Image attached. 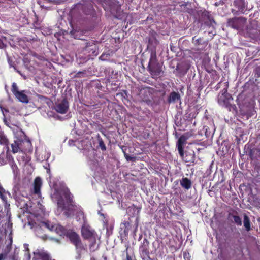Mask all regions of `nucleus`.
Instances as JSON below:
<instances>
[{
  "instance_id": "f257e3e1",
  "label": "nucleus",
  "mask_w": 260,
  "mask_h": 260,
  "mask_svg": "<svg viewBox=\"0 0 260 260\" xmlns=\"http://www.w3.org/2000/svg\"><path fill=\"white\" fill-rule=\"evenodd\" d=\"M52 199L57 201V206L61 210H64V214L67 217H69L74 214L76 206L74 204L72 197L73 196H51Z\"/></svg>"
},
{
  "instance_id": "f03ea898",
  "label": "nucleus",
  "mask_w": 260,
  "mask_h": 260,
  "mask_svg": "<svg viewBox=\"0 0 260 260\" xmlns=\"http://www.w3.org/2000/svg\"><path fill=\"white\" fill-rule=\"evenodd\" d=\"M98 55L96 46L93 43L87 44L83 49L82 53L79 54L77 57L80 60V62L87 61L90 58Z\"/></svg>"
},
{
  "instance_id": "7ed1b4c3",
  "label": "nucleus",
  "mask_w": 260,
  "mask_h": 260,
  "mask_svg": "<svg viewBox=\"0 0 260 260\" xmlns=\"http://www.w3.org/2000/svg\"><path fill=\"white\" fill-rule=\"evenodd\" d=\"M70 241L75 247L76 253L77 254V255L76 257V259L79 260L80 259L83 251H86V245H84L79 235L77 233L72 236Z\"/></svg>"
},
{
  "instance_id": "20e7f679",
  "label": "nucleus",
  "mask_w": 260,
  "mask_h": 260,
  "mask_svg": "<svg viewBox=\"0 0 260 260\" xmlns=\"http://www.w3.org/2000/svg\"><path fill=\"white\" fill-rule=\"evenodd\" d=\"M81 233L82 237L85 240H89L93 239L95 240L96 232L89 225L84 223L81 229Z\"/></svg>"
},
{
  "instance_id": "39448f33",
  "label": "nucleus",
  "mask_w": 260,
  "mask_h": 260,
  "mask_svg": "<svg viewBox=\"0 0 260 260\" xmlns=\"http://www.w3.org/2000/svg\"><path fill=\"white\" fill-rule=\"evenodd\" d=\"M139 252L143 260H153L150 257L149 252V242L144 238L139 247Z\"/></svg>"
},
{
  "instance_id": "423d86ee",
  "label": "nucleus",
  "mask_w": 260,
  "mask_h": 260,
  "mask_svg": "<svg viewBox=\"0 0 260 260\" xmlns=\"http://www.w3.org/2000/svg\"><path fill=\"white\" fill-rule=\"evenodd\" d=\"M246 22V19L244 18H234L229 20L228 24L234 29H241L244 26Z\"/></svg>"
},
{
  "instance_id": "0eeeda50",
  "label": "nucleus",
  "mask_w": 260,
  "mask_h": 260,
  "mask_svg": "<svg viewBox=\"0 0 260 260\" xmlns=\"http://www.w3.org/2000/svg\"><path fill=\"white\" fill-rule=\"evenodd\" d=\"M55 232L60 236H66L69 239L71 238L76 232L72 229H67L60 224H57L55 226L54 229Z\"/></svg>"
},
{
  "instance_id": "6e6552de",
  "label": "nucleus",
  "mask_w": 260,
  "mask_h": 260,
  "mask_svg": "<svg viewBox=\"0 0 260 260\" xmlns=\"http://www.w3.org/2000/svg\"><path fill=\"white\" fill-rule=\"evenodd\" d=\"M38 159L40 161L47 160L50 156L51 153L45 147H42L36 151Z\"/></svg>"
},
{
  "instance_id": "1a4fd4ad",
  "label": "nucleus",
  "mask_w": 260,
  "mask_h": 260,
  "mask_svg": "<svg viewBox=\"0 0 260 260\" xmlns=\"http://www.w3.org/2000/svg\"><path fill=\"white\" fill-rule=\"evenodd\" d=\"M55 110L58 113L64 114L69 109V104L66 100H63L61 102L56 104L54 107Z\"/></svg>"
},
{
  "instance_id": "9d476101",
  "label": "nucleus",
  "mask_w": 260,
  "mask_h": 260,
  "mask_svg": "<svg viewBox=\"0 0 260 260\" xmlns=\"http://www.w3.org/2000/svg\"><path fill=\"white\" fill-rule=\"evenodd\" d=\"M228 218L238 226L242 225V219L236 210H232L228 213Z\"/></svg>"
},
{
  "instance_id": "9b49d317",
  "label": "nucleus",
  "mask_w": 260,
  "mask_h": 260,
  "mask_svg": "<svg viewBox=\"0 0 260 260\" xmlns=\"http://www.w3.org/2000/svg\"><path fill=\"white\" fill-rule=\"evenodd\" d=\"M187 138L184 136H181L178 139L177 142V147L179 153L182 157H184L183 146L185 144Z\"/></svg>"
},
{
  "instance_id": "f8f14e48",
  "label": "nucleus",
  "mask_w": 260,
  "mask_h": 260,
  "mask_svg": "<svg viewBox=\"0 0 260 260\" xmlns=\"http://www.w3.org/2000/svg\"><path fill=\"white\" fill-rule=\"evenodd\" d=\"M42 185V181L41 178L39 177H37L34 182L33 193L38 195L40 194Z\"/></svg>"
},
{
  "instance_id": "ddd939ff",
  "label": "nucleus",
  "mask_w": 260,
  "mask_h": 260,
  "mask_svg": "<svg viewBox=\"0 0 260 260\" xmlns=\"http://www.w3.org/2000/svg\"><path fill=\"white\" fill-rule=\"evenodd\" d=\"M156 63V53L155 50H152L151 52V56L149 62V68L150 71L153 73L155 72L154 67Z\"/></svg>"
},
{
  "instance_id": "4468645a",
  "label": "nucleus",
  "mask_w": 260,
  "mask_h": 260,
  "mask_svg": "<svg viewBox=\"0 0 260 260\" xmlns=\"http://www.w3.org/2000/svg\"><path fill=\"white\" fill-rule=\"evenodd\" d=\"M226 82L225 83L226 88H224L222 90V93H220L218 95V103L220 104L226 103L227 100L229 99L230 97V95L227 92L228 85L226 84Z\"/></svg>"
},
{
  "instance_id": "2eb2a0df",
  "label": "nucleus",
  "mask_w": 260,
  "mask_h": 260,
  "mask_svg": "<svg viewBox=\"0 0 260 260\" xmlns=\"http://www.w3.org/2000/svg\"><path fill=\"white\" fill-rule=\"evenodd\" d=\"M15 96L19 101L22 103L27 104L29 102V98L25 90L20 91V92L17 93Z\"/></svg>"
},
{
  "instance_id": "dca6fc26",
  "label": "nucleus",
  "mask_w": 260,
  "mask_h": 260,
  "mask_svg": "<svg viewBox=\"0 0 260 260\" xmlns=\"http://www.w3.org/2000/svg\"><path fill=\"white\" fill-rule=\"evenodd\" d=\"M181 186L185 189H189L191 186V182L187 178H183L180 181Z\"/></svg>"
},
{
  "instance_id": "f3484780",
  "label": "nucleus",
  "mask_w": 260,
  "mask_h": 260,
  "mask_svg": "<svg viewBox=\"0 0 260 260\" xmlns=\"http://www.w3.org/2000/svg\"><path fill=\"white\" fill-rule=\"evenodd\" d=\"M141 209V207H136L133 205L131 207H128L127 210L128 213L132 212V216H137V217H138L139 216Z\"/></svg>"
},
{
  "instance_id": "a211bd4d",
  "label": "nucleus",
  "mask_w": 260,
  "mask_h": 260,
  "mask_svg": "<svg viewBox=\"0 0 260 260\" xmlns=\"http://www.w3.org/2000/svg\"><path fill=\"white\" fill-rule=\"evenodd\" d=\"M119 9H120L119 3L116 0H112L109 7V10L111 13L114 14L115 12L118 11Z\"/></svg>"
},
{
  "instance_id": "6ab92c4d",
  "label": "nucleus",
  "mask_w": 260,
  "mask_h": 260,
  "mask_svg": "<svg viewBox=\"0 0 260 260\" xmlns=\"http://www.w3.org/2000/svg\"><path fill=\"white\" fill-rule=\"evenodd\" d=\"M59 195H69L70 194L69 188L65 184H61L59 189L57 191Z\"/></svg>"
},
{
  "instance_id": "aec40b11",
  "label": "nucleus",
  "mask_w": 260,
  "mask_h": 260,
  "mask_svg": "<svg viewBox=\"0 0 260 260\" xmlns=\"http://www.w3.org/2000/svg\"><path fill=\"white\" fill-rule=\"evenodd\" d=\"M131 227V223L129 221H124L120 224V228L123 230V233L125 235L128 234Z\"/></svg>"
},
{
  "instance_id": "412c9836",
  "label": "nucleus",
  "mask_w": 260,
  "mask_h": 260,
  "mask_svg": "<svg viewBox=\"0 0 260 260\" xmlns=\"http://www.w3.org/2000/svg\"><path fill=\"white\" fill-rule=\"evenodd\" d=\"M233 3L239 11L241 12L243 11L245 7L243 0H233Z\"/></svg>"
},
{
  "instance_id": "4be33fe9",
  "label": "nucleus",
  "mask_w": 260,
  "mask_h": 260,
  "mask_svg": "<svg viewBox=\"0 0 260 260\" xmlns=\"http://www.w3.org/2000/svg\"><path fill=\"white\" fill-rule=\"evenodd\" d=\"M243 224L245 230L249 232L251 230L250 221L248 216L246 214L244 215Z\"/></svg>"
},
{
  "instance_id": "5701e85b",
  "label": "nucleus",
  "mask_w": 260,
  "mask_h": 260,
  "mask_svg": "<svg viewBox=\"0 0 260 260\" xmlns=\"http://www.w3.org/2000/svg\"><path fill=\"white\" fill-rule=\"evenodd\" d=\"M180 100V95L178 93L173 92L171 93L169 98L168 99V102L169 103H174Z\"/></svg>"
},
{
  "instance_id": "b1692460",
  "label": "nucleus",
  "mask_w": 260,
  "mask_h": 260,
  "mask_svg": "<svg viewBox=\"0 0 260 260\" xmlns=\"http://www.w3.org/2000/svg\"><path fill=\"white\" fill-rule=\"evenodd\" d=\"M39 225L40 227L46 228L50 231H53L55 228V226L48 220L41 222Z\"/></svg>"
},
{
  "instance_id": "393cba45",
  "label": "nucleus",
  "mask_w": 260,
  "mask_h": 260,
  "mask_svg": "<svg viewBox=\"0 0 260 260\" xmlns=\"http://www.w3.org/2000/svg\"><path fill=\"white\" fill-rule=\"evenodd\" d=\"M11 147L13 153H17L21 149L20 144L19 142L17 141H15L12 143L11 144Z\"/></svg>"
},
{
  "instance_id": "a878e982",
  "label": "nucleus",
  "mask_w": 260,
  "mask_h": 260,
  "mask_svg": "<svg viewBox=\"0 0 260 260\" xmlns=\"http://www.w3.org/2000/svg\"><path fill=\"white\" fill-rule=\"evenodd\" d=\"M13 193L15 194L21 193L23 192V187L19 184L14 185L13 189Z\"/></svg>"
},
{
  "instance_id": "bb28decb",
  "label": "nucleus",
  "mask_w": 260,
  "mask_h": 260,
  "mask_svg": "<svg viewBox=\"0 0 260 260\" xmlns=\"http://www.w3.org/2000/svg\"><path fill=\"white\" fill-rule=\"evenodd\" d=\"M12 92L14 94V95H16L17 93L20 92V91H19L18 90V88L17 87L16 83L15 82L13 83L12 84Z\"/></svg>"
},
{
  "instance_id": "cd10ccee",
  "label": "nucleus",
  "mask_w": 260,
  "mask_h": 260,
  "mask_svg": "<svg viewBox=\"0 0 260 260\" xmlns=\"http://www.w3.org/2000/svg\"><path fill=\"white\" fill-rule=\"evenodd\" d=\"M110 56V54L108 53H103L99 57V59L103 61L107 60Z\"/></svg>"
},
{
  "instance_id": "c85d7f7f",
  "label": "nucleus",
  "mask_w": 260,
  "mask_h": 260,
  "mask_svg": "<svg viewBox=\"0 0 260 260\" xmlns=\"http://www.w3.org/2000/svg\"><path fill=\"white\" fill-rule=\"evenodd\" d=\"M124 156L126 160L128 161H135L136 160V157L135 156H130L126 153L124 154Z\"/></svg>"
},
{
  "instance_id": "c756f323",
  "label": "nucleus",
  "mask_w": 260,
  "mask_h": 260,
  "mask_svg": "<svg viewBox=\"0 0 260 260\" xmlns=\"http://www.w3.org/2000/svg\"><path fill=\"white\" fill-rule=\"evenodd\" d=\"M4 156V154L3 152H2L0 154V164L1 165H4L6 163V161H5Z\"/></svg>"
},
{
  "instance_id": "7c9ffc66",
  "label": "nucleus",
  "mask_w": 260,
  "mask_h": 260,
  "mask_svg": "<svg viewBox=\"0 0 260 260\" xmlns=\"http://www.w3.org/2000/svg\"><path fill=\"white\" fill-rule=\"evenodd\" d=\"M193 159H194V154L192 153V154H190L189 156V158H186L185 159V161L186 162H190V161H192Z\"/></svg>"
},
{
  "instance_id": "2f4dec72",
  "label": "nucleus",
  "mask_w": 260,
  "mask_h": 260,
  "mask_svg": "<svg viewBox=\"0 0 260 260\" xmlns=\"http://www.w3.org/2000/svg\"><path fill=\"white\" fill-rule=\"evenodd\" d=\"M6 257V255L3 253L0 254V260H4Z\"/></svg>"
},
{
  "instance_id": "473e14b6",
  "label": "nucleus",
  "mask_w": 260,
  "mask_h": 260,
  "mask_svg": "<svg viewBox=\"0 0 260 260\" xmlns=\"http://www.w3.org/2000/svg\"><path fill=\"white\" fill-rule=\"evenodd\" d=\"M5 46L4 43L0 40V48H2Z\"/></svg>"
},
{
  "instance_id": "72a5a7b5",
  "label": "nucleus",
  "mask_w": 260,
  "mask_h": 260,
  "mask_svg": "<svg viewBox=\"0 0 260 260\" xmlns=\"http://www.w3.org/2000/svg\"><path fill=\"white\" fill-rule=\"evenodd\" d=\"M25 143L28 146H30L31 145V143L29 141H26Z\"/></svg>"
},
{
  "instance_id": "f704fd0d",
  "label": "nucleus",
  "mask_w": 260,
  "mask_h": 260,
  "mask_svg": "<svg viewBox=\"0 0 260 260\" xmlns=\"http://www.w3.org/2000/svg\"><path fill=\"white\" fill-rule=\"evenodd\" d=\"M0 197L3 200H5L6 199V196H2Z\"/></svg>"
},
{
  "instance_id": "c9c22d12",
  "label": "nucleus",
  "mask_w": 260,
  "mask_h": 260,
  "mask_svg": "<svg viewBox=\"0 0 260 260\" xmlns=\"http://www.w3.org/2000/svg\"><path fill=\"white\" fill-rule=\"evenodd\" d=\"M245 187H246V186H244V185H240V188L241 189H242V188H245Z\"/></svg>"
},
{
  "instance_id": "e433bc0d",
  "label": "nucleus",
  "mask_w": 260,
  "mask_h": 260,
  "mask_svg": "<svg viewBox=\"0 0 260 260\" xmlns=\"http://www.w3.org/2000/svg\"><path fill=\"white\" fill-rule=\"evenodd\" d=\"M90 260H96L94 257H92L90 258Z\"/></svg>"
},
{
  "instance_id": "4c0bfd02",
  "label": "nucleus",
  "mask_w": 260,
  "mask_h": 260,
  "mask_svg": "<svg viewBox=\"0 0 260 260\" xmlns=\"http://www.w3.org/2000/svg\"><path fill=\"white\" fill-rule=\"evenodd\" d=\"M47 173H50V170H49V169H48V170H47Z\"/></svg>"
},
{
  "instance_id": "58836bf2",
  "label": "nucleus",
  "mask_w": 260,
  "mask_h": 260,
  "mask_svg": "<svg viewBox=\"0 0 260 260\" xmlns=\"http://www.w3.org/2000/svg\"><path fill=\"white\" fill-rule=\"evenodd\" d=\"M0 108L2 109V111L3 113H4L3 110V109H2V107H1V106H0Z\"/></svg>"
},
{
  "instance_id": "ea45409f",
  "label": "nucleus",
  "mask_w": 260,
  "mask_h": 260,
  "mask_svg": "<svg viewBox=\"0 0 260 260\" xmlns=\"http://www.w3.org/2000/svg\"><path fill=\"white\" fill-rule=\"evenodd\" d=\"M107 259V258L106 256L104 257V260H106Z\"/></svg>"
},
{
  "instance_id": "a19ab883",
  "label": "nucleus",
  "mask_w": 260,
  "mask_h": 260,
  "mask_svg": "<svg viewBox=\"0 0 260 260\" xmlns=\"http://www.w3.org/2000/svg\"><path fill=\"white\" fill-rule=\"evenodd\" d=\"M159 73H160V72H158L157 74V75H159Z\"/></svg>"
},
{
  "instance_id": "79ce46f5",
  "label": "nucleus",
  "mask_w": 260,
  "mask_h": 260,
  "mask_svg": "<svg viewBox=\"0 0 260 260\" xmlns=\"http://www.w3.org/2000/svg\"><path fill=\"white\" fill-rule=\"evenodd\" d=\"M244 193V192H241L242 195H243Z\"/></svg>"
},
{
  "instance_id": "37998d69",
  "label": "nucleus",
  "mask_w": 260,
  "mask_h": 260,
  "mask_svg": "<svg viewBox=\"0 0 260 260\" xmlns=\"http://www.w3.org/2000/svg\"><path fill=\"white\" fill-rule=\"evenodd\" d=\"M196 41H197V42H199V40H198H198H196Z\"/></svg>"
},
{
  "instance_id": "c03bdc74",
  "label": "nucleus",
  "mask_w": 260,
  "mask_h": 260,
  "mask_svg": "<svg viewBox=\"0 0 260 260\" xmlns=\"http://www.w3.org/2000/svg\"><path fill=\"white\" fill-rule=\"evenodd\" d=\"M103 149H105V146L103 147Z\"/></svg>"
},
{
  "instance_id": "a18cd8bd",
  "label": "nucleus",
  "mask_w": 260,
  "mask_h": 260,
  "mask_svg": "<svg viewBox=\"0 0 260 260\" xmlns=\"http://www.w3.org/2000/svg\"><path fill=\"white\" fill-rule=\"evenodd\" d=\"M16 199H17L18 196H16Z\"/></svg>"
}]
</instances>
